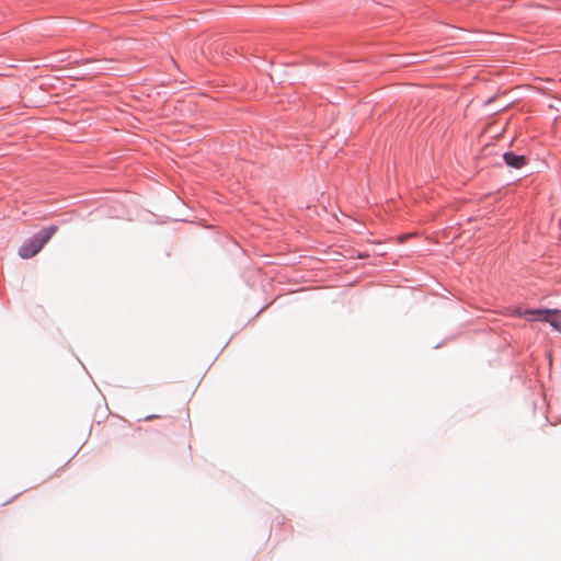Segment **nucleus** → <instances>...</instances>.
<instances>
[{
  "instance_id": "7ed1b4c3",
  "label": "nucleus",
  "mask_w": 561,
  "mask_h": 561,
  "mask_svg": "<svg viewBox=\"0 0 561 561\" xmlns=\"http://www.w3.org/2000/svg\"><path fill=\"white\" fill-rule=\"evenodd\" d=\"M503 159L508 167L514 169H520L527 163L525 156L515 154L513 152L504 153Z\"/></svg>"
},
{
  "instance_id": "f03ea898",
  "label": "nucleus",
  "mask_w": 561,
  "mask_h": 561,
  "mask_svg": "<svg viewBox=\"0 0 561 561\" xmlns=\"http://www.w3.org/2000/svg\"><path fill=\"white\" fill-rule=\"evenodd\" d=\"M516 314L525 316L529 321L540 320L548 322L557 331L561 332V310L558 309H530L522 312L517 310Z\"/></svg>"
},
{
  "instance_id": "f257e3e1",
  "label": "nucleus",
  "mask_w": 561,
  "mask_h": 561,
  "mask_svg": "<svg viewBox=\"0 0 561 561\" xmlns=\"http://www.w3.org/2000/svg\"><path fill=\"white\" fill-rule=\"evenodd\" d=\"M56 231H57L56 226H49V227L43 229L36 236L25 240L24 243L19 249V255L22 259H30V257L35 256L43 249V247L49 241V239L55 234Z\"/></svg>"
}]
</instances>
